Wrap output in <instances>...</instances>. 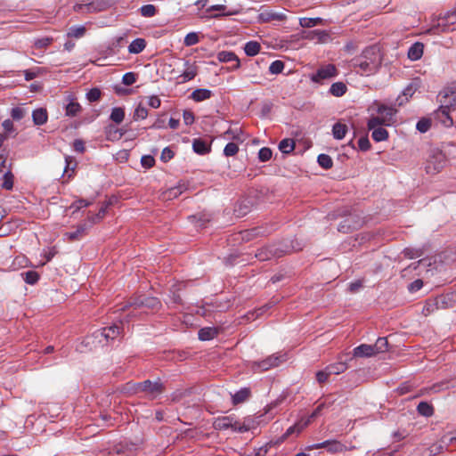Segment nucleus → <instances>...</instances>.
I'll use <instances>...</instances> for the list:
<instances>
[{"label": "nucleus", "instance_id": "f257e3e1", "mask_svg": "<svg viewBox=\"0 0 456 456\" xmlns=\"http://www.w3.org/2000/svg\"><path fill=\"white\" fill-rule=\"evenodd\" d=\"M382 57L378 45L366 47L360 56L352 60V66L359 69L361 75H371L376 73L381 66Z\"/></svg>", "mask_w": 456, "mask_h": 456}, {"label": "nucleus", "instance_id": "f03ea898", "mask_svg": "<svg viewBox=\"0 0 456 456\" xmlns=\"http://www.w3.org/2000/svg\"><path fill=\"white\" fill-rule=\"evenodd\" d=\"M291 251L289 245L279 242L265 246L257 250L256 257L260 261H267L273 258L281 257L283 255Z\"/></svg>", "mask_w": 456, "mask_h": 456}, {"label": "nucleus", "instance_id": "7ed1b4c3", "mask_svg": "<svg viewBox=\"0 0 456 456\" xmlns=\"http://www.w3.org/2000/svg\"><path fill=\"white\" fill-rule=\"evenodd\" d=\"M446 161V157L441 150L430 149L425 166L426 172L432 175L440 172L444 167Z\"/></svg>", "mask_w": 456, "mask_h": 456}, {"label": "nucleus", "instance_id": "20e7f679", "mask_svg": "<svg viewBox=\"0 0 456 456\" xmlns=\"http://www.w3.org/2000/svg\"><path fill=\"white\" fill-rule=\"evenodd\" d=\"M161 306V303L159 298L154 297L139 296L134 298H131L121 310L126 311L129 307H133L134 310L139 308H147L151 310H158Z\"/></svg>", "mask_w": 456, "mask_h": 456}, {"label": "nucleus", "instance_id": "39448f33", "mask_svg": "<svg viewBox=\"0 0 456 456\" xmlns=\"http://www.w3.org/2000/svg\"><path fill=\"white\" fill-rule=\"evenodd\" d=\"M338 69L331 63L320 66L315 73H313L310 79L314 83L322 84L324 80H329L338 77Z\"/></svg>", "mask_w": 456, "mask_h": 456}, {"label": "nucleus", "instance_id": "423d86ee", "mask_svg": "<svg viewBox=\"0 0 456 456\" xmlns=\"http://www.w3.org/2000/svg\"><path fill=\"white\" fill-rule=\"evenodd\" d=\"M456 23V7L448 12L444 16L439 17L437 22L433 24L428 30V34L436 35L440 32H446L449 30V26Z\"/></svg>", "mask_w": 456, "mask_h": 456}, {"label": "nucleus", "instance_id": "0eeeda50", "mask_svg": "<svg viewBox=\"0 0 456 456\" xmlns=\"http://www.w3.org/2000/svg\"><path fill=\"white\" fill-rule=\"evenodd\" d=\"M102 342L101 332L97 330L93 334L85 337L77 346V350L80 353L89 352L100 346Z\"/></svg>", "mask_w": 456, "mask_h": 456}, {"label": "nucleus", "instance_id": "6e6552de", "mask_svg": "<svg viewBox=\"0 0 456 456\" xmlns=\"http://www.w3.org/2000/svg\"><path fill=\"white\" fill-rule=\"evenodd\" d=\"M142 393L146 395L149 399H155L157 396L165 392V385L161 382L159 379L156 381H151L150 379H146L142 381Z\"/></svg>", "mask_w": 456, "mask_h": 456}, {"label": "nucleus", "instance_id": "1a4fd4ad", "mask_svg": "<svg viewBox=\"0 0 456 456\" xmlns=\"http://www.w3.org/2000/svg\"><path fill=\"white\" fill-rule=\"evenodd\" d=\"M438 97L443 108L456 110V86L444 88L439 93Z\"/></svg>", "mask_w": 456, "mask_h": 456}, {"label": "nucleus", "instance_id": "9d476101", "mask_svg": "<svg viewBox=\"0 0 456 456\" xmlns=\"http://www.w3.org/2000/svg\"><path fill=\"white\" fill-rule=\"evenodd\" d=\"M282 357L283 356L281 355H270L262 361L255 362L253 363V368H257L264 371L268 370L271 368L279 366L280 363L284 361Z\"/></svg>", "mask_w": 456, "mask_h": 456}, {"label": "nucleus", "instance_id": "9b49d317", "mask_svg": "<svg viewBox=\"0 0 456 456\" xmlns=\"http://www.w3.org/2000/svg\"><path fill=\"white\" fill-rule=\"evenodd\" d=\"M451 109L443 108V105L435 111L434 118L436 121L440 122L445 127L453 126V119L450 115Z\"/></svg>", "mask_w": 456, "mask_h": 456}, {"label": "nucleus", "instance_id": "f8f14e48", "mask_svg": "<svg viewBox=\"0 0 456 456\" xmlns=\"http://www.w3.org/2000/svg\"><path fill=\"white\" fill-rule=\"evenodd\" d=\"M214 428L217 430H226L228 428H232L234 430L239 429L240 431H242L241 428H238L237 422H232V419L229 416L218 418L214 422Z\"/></svg>", "mask_w": 456, "mask_h": 456}, {"label": "nucleus", "instance_id": "ddd939ff", "mask_svg": "<svg viewBox=\"0 0 456 456\" xmlns=\"http://www.w3.org/2000/svg\"><path fill=\"white\" fill-rule=\"evenodd\" d=\"M91 228V225L88 224V223H83L77 226L76 231L74 232H68L64 234V236L69 240V241H75L79 240L82 239L87 232V231Z\"/></svg>", "mask_w": 456, "mask_h": 456}, {"label": "nucleus", "instance_id": "4468645a", "mask_svg": "<svg viewBox=\"0 0 456 456\" xmlns=\"http://www.w3.org/2000/svg\"><path fill=\"white\" fill-rule=\"evenodd\" d=\"M192 149L199 155H206L211 151V144L202 138H195L192 142Z\"/></svg>", "mask_w": 456, "mask_h": 456}, {"label": "nucleus", "instance_id": "2eb2a0df", "mask_svg": "<svg viewBox=\"0 0 456 456\" xmlns=\"http://www.w3.org/2000/svg\"><path fill=\"white\" fill-rule=\"evenodd\" d=\"M101 332V338L102 340L109 341L116 338L121 332V328L118 325H111L109 327L102 328V330H98Z\"/></svg>", "mask_w": 456, "mask_h": 456}, {"label": "nucleus", "instance_id": "dca6fc26", "mask_svg": "<svg viewBox=\"0 0 456 456\" xmlns=\"http://www.w3.org/2000/svg\"><path fill=\"white\" fill-rule=\"evenodd\" d=\"M375 354L372 345L362 344L354 349L353 357L350 360L354 357H371Z\"/></svg>", "mask_w": 456, "mask_h": 456}, {"label": "nucleus", "instance_id": "f3484780", "mask_svg": "<svg viewBox=\"0 0 456 456\" xmlns=\"http://www.w3.org/2000/svg\"><path fill=\"white\" fill-rule=\"evenodd\" d=\"M304 38L316 40L318 43H324L330 38V34L325 30L315 29L305 32Z\"/></svg>", "mask_w": 456, "mask_h": 456}, {"label": "nucleus", "instance_id": "a211bd4d", "mask_svg": "<svg viewBox=\"0 0 456 456\" xmlns=\"http://www.w3.org/2000/svg\"><path fill=\"white\" fill-rule=\"evenodd\" d=\"M377 112L379 116H382V118L386 119L387 123L390 126L394 121L396 110L391 106L380 104L377 109Z\"/></svg>", "mask_w": 456, "mask_h": 456}, {"label": "nucleus", "instance_id": "6ab92c4d", "mask_svg": "<svg viewBox=\"0 0 456 456\" xmlns=\"http://www.w3.org/2000/svg\"><path fill=\"white\" fill-rule=\"evenodd\" d=\"M217 59L221 62L235 61V64L231 68L232 70H235L240 68V60L232 52L222 51L218 53Z\"/></svg>", "mask_w": 456, "mask_h": 456}, {"label": "nucleus", "instance_id": "aec40b11", "mask_svg": "<svg viewBox=\"0 0 456 456\" xmlns=\"http://www.w3.org/2000/svg\"><path fill=\"white\" fill-rule=\"evenodd\" d=\"M109 206H110L109 202H103L102 205L101 206L98 213L92 214L91 212H89L87 220L90 224H88L92 226L93 224L101 222L103 219V217L105 216L107 208H109Z\"/></svg>", "mask_w": 456, "mask_h": 456}, {"label": "nucleus", "instance_id": "412c9836", "mask_svg": "<svg viewBox=\"0 0 456 456\" xmlns=\"http://www.w3.org/2000/svg\"><path fill=\"white\" fill-rule=\"evenodd\" d=\"M424 45L420 42H416L408 50V58L411 61H418L423 55Z\"/></svg>", "mask_w": 456, "mask_h": 456}, {"label": "nucleus", "instance_id": "4be33fe9", "mask_svg": "<svg viewBox=\"0 0 456 456\" xmlns=\"http://www.w3.org/2000/svg\"><path fill=\"white\" fill-rule=\"evenodd\" d=\"M186 69L179 76L181 83H185L193 79L198 74V68L195 65L190 64L189 61L185 62Z\"/></svg>", "mask_w": 456, "mask_h": 456}, {"label": "nucleus", "instance_id": "5701e85b", "mask_svg": "<svg viewBox=\"0 0 456 456\" xmlns=\"http://www.w3.org/2000/svg\"><path fill=\"white\" fill-rule=\"evenodd\" d=\"M218 334V330L215 327H205L199 330L198 336L199 339L202 341H207L213 339Z\"/></svg>", "mask_w": 456, "mask_h": 456}, {"label": "nucleus", "instance_id": "b1692460", "mask_svg": "<svg viewBox=\"0 0 456 456\" xmlns=\"http://www.w3.org/2000/svg\"><path fill=\"white\" fill-rule=\"evenodd\" d=\"M33 122L37 126H42L46 123L48 118V114L45 109L39 108L33 111L32 113Z\"/></svg>", "mask_w": 456, "mask_h": 456}, {"label": "nucleus", "instance_id": "393cba45", "mask_svg": "<svg viewBox=\"0 0 456 456\" xmlns=\"http://www.w3.org/2000/svg\"><path fill=\"white\" fill-rule=\"evenodd\" d=\"M251 395L250 389L248 387L241 388L232 395V403L234 405L246 402Z\"/></svg>", "mask_w": 456, "mask_h": 456}, {"label": "nucleus", "instance_id": "a878e982", "mask_svg": "<svg viewBox=\"0 0 456 456\" xmlns=\"http://www.w3.org/2000/svg\"><path fill=\"white\" fill-rule=\"evenodd\" d=\"M310 424V419H301L297 422L295 425L289 427L285 434L283 435L284 438L289 437L290 435L294 433H300L305 428H306Z\"/></svg>", "mask_w": 456, "mask_h": 456}, {"label": "nucleus", "instance_id": "bb28decb", "mask_svg": "<svg viewBox=\"0 0 456 456\" xmlns=\"http://www.w3.org/2000/svg\"><path fill=\"white\" fill-rule=\"evenodd\" d=\"M212 94H213L210 90L205 89V88H200V89L194 90L191 93V98L193 101L199 102H202V101L209 99L212 96Z\"/></svg>", "mask_w": 456, "mask_h": 456}, {"label": "nucleus", "instance_id": "cd10ccee", "mask_svg": "<svg viewBox=\"0 0 456 456\" xmlns=\"http://www.w3.org/2000/svg\"><path fill=\"white\" fill-rule=\"evenodd\" d=\"M326 368L330 375H338L345 372L347 370L348 365L346 362L339 361L328 365Z\"/></svg>", "mask_w": 456, "mask_h": 456}, {"label": "nucleus", "instance_id": "c85d7f7f", "mask_svg": "<svg viewBox=\"0 0 456 456\" xmlns=\"http://www.w3.org/2000/svg\"><path fill=\"white\" fill-rule=\"evenodd\" d=\"M146 47V41L143 38H136L131 42L128 46L130 53L137 54L142 53Z\"/></svg>", "mask_w": 456, "mask_h": 456}, {"label": "nucleus", "instance_id": "c756f323", "mask_svg": "<svg viewBox=\"0 0 456 456\" xmlns=\"http://www.w3.org/2000/svg\"><path fill=\"white\" fill-rule=\"evenodd\" d=\"M347 87L344 82L333 83L330 87V94L336 97H341L346 93Z\"/></svg>", "mask_w": 456, "mask_h": 456}, {"label": "nucleus", "instance_id": "7c9ffc66", "mask_svg": "<svg viewBox=\"0 0 456 456\" xmlns=\"http://www.w3.org/2000/svg\"><path fill=\"white\" fill-rule=\"evenodd\" d=\"M417 411L424 417H431L434 415L435 410L431 403L428 402H420L417 406Z\"/></svg>", "mask_w": 456, "mask_h": 456}, {"label": "nucleus", "instance_id": "2f4dec72", "mask_svg": "<svg viewBox=\"0 0 456 456\" xmlns=\"http://www.w3.org/2000/svg\"><path fill=\"white\" fill-rule=\"evenodd\" d=\"M347 132V126L341 122H337L333 125L332 134L335 139L341 140L345 137Z\"/></svg>", "mask_w": 456, "mask_h": 456}, {"label": "nucleus", "instance_id": "473e14b6", "mask_svg": "<svg viewBox=\"0 0 456 456\" xmlns=\"http://www.w3.org/2000/svg\"><path fill=\"white\" fill-rule=\"evenodd\" d=\"M183 190V186H181V185L176 186V187L169 188L168 190L165 191L162 193V199L164 200H174V199L177 198L179 195L182 194Z\"/></svg>", "mask_w": 456, "mask_h": 456}, {"label": "nucleus", "instance_id": "72a5a7b5", "mask_svg": "<svg viewBox=\"0 0 456 456\" xmlns=\"http://www.w3.org/2000/svg\"><path fill=\"white\" fill-rule=\"evenodd\" d=\"M189 218L195 222L198 228H203L211 220V216L208 214H198L191 216Z\"/></svg>", "mask_w": 456, "mask_h": 456}, {"label": "nucleus", "instance_id": "f704fd0d", "mask_svg": "<svg viewBox=\"0 0 456 456\" xmlns=\"http://www.w3.org/2000/svg\"><path fill=\"white\" fill-rule=\"evenodd\" d=\"M382 126H389L386 119L382 118V116H372L369 118L367 126L369 130H371L373 128L382 127Z\"/></svg>", "mask_w": 456, "mask_h": 456}, {"label": "nucleus", "instance_id": "c9c22d12", "mask_svg": "<svg viewBox=\"0 0 456 456\" xmlns=\"http://www.w3.org/2000/svg\"><path fill=\"white\" fill-rule=\"evenodd\" d=\"M295 149V141L290 138H285L279 143V150L285 154L292 152Z\"/></svg>", "mask_w": 456, "mask_h": 456}, {"label": "nucleus", "instance_id": "e433bc0d", "mask_svg": "<svg viewBox=\"0 0 456 456\" xmlns=\"http://www.w3.org/2000/svg\"><path fill=\"white\" fill-rule=\"evenodd\" d=\"M261 49V45L256 41H249L244 46L245 53L248 56H255L256 55Z\"/></svg>", "mask_w": 456, "mask_h": 456}, {"label": "nucleus", "instance_id": "4c0bfd02", "mask_svg": "<svg viewBox=\"0 0 456 456\" xmlns=\"http://www.w3.org/2000/svg\"><path fill=\"white\" fill-rule=\"evenodd\" d=\"M371 137L375 142L386 141L388 138V132L384 127L373 128Z\"/></svg>", "mask_w": 456, "mask_h": 456}, {"label": "nucleus", "instance_id": "58836bf2", "mask_svg": "<svg viewBox=\"0 0 456 456\" xmlns=\"http://www.w3.org/2000/svg\"><path fill=\"white\" fill-rule=\"evenodd\" d=\"M373 346L375 354L387 352L388 350V341L387 338H379Z\"/></svg>", "mask_w": 456, "mask_h": 456}, {"label": "nucleus", "instance_id": "ea45409f", "mask_svg": "<svg viewBox=\"0 0 456 456\" xmlns=\"http://www.w3.org/2000/svg\"><path fill=\"white\" fill-rule=\"evenodd\" d=\"M125 118V110L123 108L115 107L112 109L110 118L116 124H120Z\"/></svg>", "mask_w": 456, "mask_h": 456}, {"label": "nucleus", "instance_id": "a19ab883", "mask_svg": "<svg viewBox=\"0 0 456 456\" xmlns=\"http://www.w3.org/2000/svg\"><path fill=\"white\" fill-rule=\"evenodd\" d=\"M327 452L330 453H338L346 451V447L341 442L338 440H330V444H328Z\"/></svg>", "mask_w": 456, "mask_h": 456}, {"label": "nucleus", "instance_id": "79ce46f5", "mask_svg": "<svg viewBox=\"0 0 456 456\" xmlns=\"http://www.w3.org/2000/svg\"><path fill=\"white\" fill-rule=\"evenodd\" d=\"M322 23V18H307L304 17L299 20V24L303 28H312Z\"/></svg>", "mask_w": 456, "mask_h": 456}, {"label": "nucleus", "instance_id": "37998d69", "mask_svg": "<svg viewBox=\"0 0 456 456\" xmlns=\"http://www.w3.org/2000/svg\"><path fill=\"white\" fill-rule=\"evenodd\" d=\"M261 18L265 21H270V20H284L286 19V15L281 12H269L265 13H261Z\"/></svg>", "mask_w": 456, "mask_h": 456}, {"label": "nucleus", "instance_id": "c03bdc74", "mask_svg": "<svg viewBox=\"0 0 456 456\" xmlns=\"http://www.w3.org/2000/svg\"><path fill=\"white\" fill-rule=\"evenodd\" d=\"M317 162L322 168L326 170L331 168L333 166V160L330 156L323 153L318 156Z\"/></svg>", "mask_w": 456, "mask_h": 456}, {"label": "nucleus", "instance_id": "a18cd8bd", "mask_svg": "<svg viewBox=\"0 0 456 456\" xmlns=\"http://www.w3.org/2000/svg\"><path fill=\"white\" fill-rule=\"evenodd\" d=\"M21 275L23 276L25 282L29 285L36 284L40 277L38 273L35 271H28L26 273H22Z\"/></svg>", "mask_w": 456, "mask_h": 456}, {"label": "nucleus", "instance_id": "49530a36", "mask_svg": "<svg viewBox=\"0 0 456 456\" xmlns=\"http://www.w3.org/2000/svg\"><path fill=\"white\" fill-rule=\"evenodd\" d=\"M81 111V106L78 102H70L66 106V115L69 117H76Z\"/></svg>", "mask_w": 456, "mask_h": 456}, {"label": "nucleus", "instance_id": "de8ad7c7", "mask_svg": "<svg viewBox=\"0 0 456 456\" xmlns=\"http://www.w3.org/2000/svg\"><path fill=\"white\" fill-rule=\"evenodd\" d=\"M92 204H93L92 200H85V199H79V200L74 201L70 205L69 208L73 209V213H75V212H77L78 210H80L82 208L89 207Z\"/></svg>", "mask_w": 456, "mask_h": 456}, {"label": "nucleus", "instance_id": "09e8293b", "mask_svg": "<svg viewBox=\"0 0 456 456\" xmlns=\"http://www.w3.org/2000/svg\"><path fill=\"white\" fill-rule=\"evenodd\" d=\"M86 30L84 26H79V27L74 26L69 29L68 37L80 38L86 34Z\"/></svg>", "mask_w": 456, "mask_h": 456}, {"label": "nucleus", "instance_id": "8fccbe9b", "mask_svg": "<svg viewBox=\"0 0 456 456\" xmlns=\"http://www.w3.org/2000/svg\"><path fill=\"white\" fill-rule=\"evenodd\" d=\"M13 175L8 170L3 176L2 187L5 190H12L13 187Z\"/></svg>", "mask_w": 456, "mask_h": 456}, {"label": "nucleus", "instance_id": "3c124183", "mask_svg": "<svg viewBox=\"0 0 456 456\" xmlns=\"http://www.w3.org/2000/svg\"><path fill=\"white\" fill-rule=\"evenodd\" d=\"M141 15L143 17H153L157 13V9L153 4H145L140 8Z\"/></svg>", "mask_w": 456, "mask_h": 456}, {"label": "nucleus", "instance_id": "603ef678", "mask_svg": "<svg viewBox=\"0 0 456 456\" xmlns=\"http://www.w3.org/2000/svg\"><path fill=\"white\" fill-rule=\"evenodd\" d=\"M283 69L284 62L280 60L273 61L269 67V72L275 75L281 73Z\"/></svg>", "mask_w": 456, "mask_h": 456}, {"label": "nucleus", "instance_id": "864d4df0", "mask_svg": "<svg viewBox=\"0 0 456 456\" xmlns=\"http://www.w3.org/2000/svg\"><path fill=\"white\" fill-rule=\"evenodd\" d=\"M147 116H148L147 108L139 104L137 106V108L134 110L133 118L134 120H138V119H144L147 118Z\"/></svg>", "mask_w": 456, "mask_h": 456}, {"label": "nucleus", "instance_id": "5fc2aeb1", "mask_svg": "<svg viewBox=\"0 0 456 456\" xmlns=\"http://www.w3.org/2000/svg\"><path fill=\"white\" fill-rule=\"evenodd\" d=\"M102 92L99 88L94 87L90 89L86 94V99L90 102H97L101 99Z\"/></svg>", "mask_w": 456, "mask_h": 456}, {"label": "nucleus", "instance_id": "6e6d98bb", "mask_svg": "<svg viewBox=\"0 0 456 456\" xmlns=\"http://www.w3.org/2000/svg\"><path fill=\"white\" fill-rule=\"evenodd\" d=\"M199 41H200L199 35L195 32H191L185 36L183 44L186 46H191V45L198 44Z\"/></svg>", "mask_w": 456, "mask_h": 456}, {"label": "nucleus", "instance_id": "4d7b16f0", "mask_svg": "<svg viewBox=\"0 0 456 456\" xmlns=\"http://www.w3.org/2000/svg\"><path fill=\"white\" fill-rule=\"evenodd\" d=\"M239 146L235 142H229L224 149V154L226 157H232L238 153Z\"/></svg>", "mask_w": 456, "mask_h": 456}, {"label": "nucleus", "instance_id": "13d9d810", "mask_svg": "<svg viewBox=\"0 0 456 456\" xmlns=\"http://www.w3.org/2000/svg\"><path fill=\"white\" fill-rule=\"evenodd\" d=\"M273 155L272 150L267 147H263L258 151V159L262 162H265L271 159Z\"/></svg>", "mask_w": 456, "mask_h": 456}, {"label": "nucleus", "instance_id": "bf43d9fd", "mask_svg": "<svg viewBox=\"0 0 456 456\" xmlns=\"http://www.w3.org/2000/svg\"><path fill=\"white\" fill-rule=\"evenodd\" d=\"M123 135V133L119 131V129L116 128L113 126H110L107 130V138L109 140L120 139Z\"/></svg>", "mask_w": 456, "mask_h": 456}, {"label": "nucleus", "instance_id": "052dcab7", "mask_svg": "<svg viewBox=\"0 0 456 456\" xmlns=\"http://www.w3.org/2000/svg\"><path fill=\"white\" fill-rule=\"evenodd\" d=\"M430 126H431V121L428 118H422V119L419 120L416 125V128L420 133H426L427 131L429 130Z\"/></svg>", "mask_w": 456, "mask_h": 456}, {"label": "nucleus", "instance_id": "680f3d73", "mask_svg": "<svg viewBox=\"0 0 456 456\" xmlns=\"http://www.w3.org/2000/svg\"><path fill=\"white\" fill-rule=\"evenodd\" d=\"M53 42L52 37H42L35 40L34 46L37 49H43L49 46Z\"/></svg>", "mask_w": 456, "mask_h": 456}, {"label": "nucleus", "instance_id": "e2e57ef3", "mask_svg": "<svg viewBox=\"0 0 456 456\" xmlns=\"http://www.w3.org/2000/svg\"><path fill=\"white\" fill-rule=\"evenodd\" d=\"M137 79V74L134 72H127L124 74L122 77V83L126 86H132L136 82Z\"/></svg>", "mask_w": 456, "mask_h": 456}, {"label": "nucleus", "instance_id": "0e129e2a", "mask_svg": "<svg viewBox=\"0 0 456 456\" xmlns=\"http://www.w3.org/2000/svg\"><path fill=\"white\" fill-rule=\"evenodd\" d=\"M403 254L406 257L410 258V259H413V258H416V257H419L420 256H422L423 252L421 249H415V248H405L403 250Z\"/></svg>", "mask_w": 456, "mask_h": 456}, {"label": "nucleus", "instance_id": "69168bd1", "mask_svg": "<svg viewBox=\"0 0 456 456\" xmlns=\"http://www.w3.org/2000/svg\"><path fill=\"white\" fill-rule=\"evenodd\" d=\"M370 142L367 135L361 137L358 140V147L362 151H367L370 149Z\"/></svg>", "mask_w": 456, "mask_h": 456}, {"label": "nucleus", "instance_id": "338daca9", "mask_svg": "<svg viewBox=\"0 0 456 456\" xmlns=\"http://www.w3.org/2000/svg\"><path fill=\"white\" fill-rule=\"evenodd\" d=\"M330 376V374L329 373L327 368H325L324 370L317 371L316 379H317L318 383L323 384L328 380Z\"/></svg>", "mask_w": 456, "mask_h": 456}, {"label": "nucleus", "instance_id": "774afa93", "mask_svg": "<svg viewBox=\"0 0 456 456\" xmlns=\"http://www.w3.org/2000/svg\"><path fill=\"white\" fill-rule=\"evenodd\" d=\"M141 163H142V166L143 167H146V168H151L154 166L155 164V159L151 155H145V156H142V159H141Z\"/></svg>", "mask_w": 456, "mask_h": 456}]
</instances>
